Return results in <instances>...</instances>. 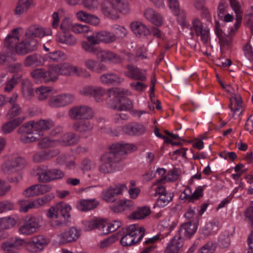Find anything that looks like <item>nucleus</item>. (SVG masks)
Returning <instances> with one entry per match:
<instances>
[{
  "mask_svg": "<svg viewBox=\"0 0 253 253\" xmlns=\"http://www.w3.org/2000/svg\"><path fill=\"white\" fill-rule=\"evenodd\" d=\"M135 150L136 147L132 144H113L110 147V152L104 154L101 157L103 163L100 166V171L103 173L111 172L116 164L121 161V155Z\"/></svg>",
  "mask_w": 253,
  "mask_h": 253,
  "instance_id": "nucleus-1",
  "label": "nucleus"
},
{
  "mask_svg": "<svg viewBox=\"0 0 253 253\" xmlns=\"http://www.w3.org/2000/svg\"><path fill=\"white\" fill-rule=\"evenodd\" d=\"M108 97L110 98L108 102V105L111 108L122 111H127L132 109L133 103L128 98H121L125 94L124 90L120 88H112L107 90Z\"/></svg>",
  "mask_w": 253,
  "mask_h": 253,
  "instance_id": "nucleus-2",
  "label": "nucleus"
},
{
  "mask_svg": "<svg viewBox=\"0 0 253 253\" xmlns=\"http://www.w3.org/2000/svg\"><path fill=\"white\" fill-rule=\"evenodd\" d=\"M145 235V228L142 226L132 224L126 229V234L121 239L123 246H129L139 243Z\"/></svg>",
  "mask_w": 253,
  "mask_h": 253,
  "instance_id": "nucleus-3",
  "label": "nucleus"
},
{
  "mask_svg": "<svg viewBox=\"0 0 253 253\" xmlns=\"http://www.w3.org/2000/svg\"><path fill=\"white\" fill-rule=\"evenodd\" d=\"M37 175L39 176V181L48 182L56 179H61L63 177L64 173L59 169H49L46 166H42L38 169Z\"/></svg>",
  "mask_w": 253,
  "mask_h": 253,
  "instance_id": "nucleus-4",
  "label": "nucleus"
},
{
  "mask_svg": "<svg viewBox=\"0 0 253 253\" xmlns=\"http://www.w3.org/2000/svg\"><path fill=\"white\" fill-rule=\"evenodd\" d=\"M69 116L73 120H89L93 116V112L91 108L85 105L76 106L69 111Z\"/></svg>",
  "mask_w": 253,
  "mask_h": 253,
  "instance_id": "nucleus-5",
  "label": "nucleus"
},
{
  "mask_svg": "<svg viewBox=\"0 0 253 253\" xmlns=\"http://www.w3.org/2000/svg\"><path fill=\"white\" fill-rule=\"evenodd\" d=\"M50 242L49 239L42 235L32 237L26 245V249L30 252L37 253L41 251Z\"/></svg>",
  "mask_w": 253,
  "mask_h": 253,
  "instance_id": "nucleus-6",
  "label": "nucleus"
},
{
  "mask_svg": "<svg viewBox=\"0 0 253 253\" xmlns=\"http://www.w3.org/2000/svg\"><path fill=\"white\" fill-rule=\"evenodd\" d=\"M51 67L52 71L55 72L54 81L58 78L59 74L67 76L79 75L77 67L72 65L69 63H63L55 65H51Z\"/></svg>",
  "mask_w": 253,
  "mask_h": 253,
  "instance_id": "nucleus-7",
  "label": "nucleus"
},
{
  "mask_svg": "<svg viewBox=\"0 0 253 253\" xmlns=\"http://www.w3.org/2000/svg\"><path fill=\"white\" fill-rule=\"evenodd\" d=\"M26 162L24 158L18 155H13L5 163L3 169L8 172H16L23 169Z\"/></svg>",
  "mask_w": 253,
  "mask_h": 253,
  "instance_id": "nucleus-8",
  "label": "nucleus"
},
{
  "mask_svg": "<svg viewBox=\"0 0 253 253\" xmlns=\"http://www.w3.org/2000/svg\"><path fill=\"white\" fill-rule=\"evenodd\" d=\"M74 99V96L70 94L51 95L48 99V105L52 108L62 107L72 103Z\"/></svg>",
  "mask_w": 253,
  "mask_h": 253,
  "instance_id": "nucleus-9",
  "label": "nucleus"
},
{
  "mask_svg": "<svg viewBox=\"0 0 253 253\" xmlns=\"http://www.w3.org/2000/svg\"><path fill=\"white\" fill-rule=\"evenodd\" d=\"M31 76L37 82H53L54 81L55 72L52 71L51 66H49L48 70L40 68L37 69L31 73Z\"/></svg>",
  "mask_w": 253,
  "mask_h": 253,
  "instance_id": "nucleus-10",
  "label": "nucleus"
},
{
  "mask_svg": "<svg viewBox=\"0 0 253 253\" xmlns=\"http://www.w3.org/2000/svg\"><path fill=\"white\" fill-rule=\"evenodd\" d=\"M28 128H31V126L27 125V123L23 125L18 129V133L20 135V140L24 143L34 142L40 139L41 134L40 132L30 131Z\"/></svg>",
  "mask_w": 253,
  "mask_h": 253,
  "instance_id": "nucleus-11",
  "label": "nucleus"
},
{
  "mask_svg": "<svg viewBox=\"0 0 253 253\" xmlns=\"http://www.w3.org/2000/svg\"><path fill=\"white\" fill-rule=\"evenodd\" d=\"M192 28L194 30L196 36L199 37L204 44H207L210 39V29L203 24L198 18L192 21Z\"/></svg>",
  "mask_w": 253,
  "mask_h": 253,
  "instance_id": "nucleus-12",
  "label": "nucleus"
},
{
  "mask_svg": "<svg viewBox=\"0 0 253 253\" xmlns=\"http://www.w3.org/2000/svg\"><path fill=\"white\" fill-rule=\"evenodd\" d=\"M92 40L93 43H99L102 42L105 43H110L116 41V36L114 34L108 31H100L94 32L92 34Z\"/></svg>",
  "mask_w": 253,
  "mask_h": 253,
  "instance_id": "nucleus-13",
  "label": "nucleus"
},
{
  "mask_svg": "<svg viewBox=\"0 0 253 253\" xmlns=\"http://www.w3.org/2000/svg\"><path fill=\"white\" fill-rule=\"evenodd\" d=\"M81 235V231L75 227H72L58 235L61 244H67L76 241Z\"/></svg>",
  "mask_w": 253,
  "mask_h": 253,
  "instance_id": "nucleus-14",
  "label": "nucleus"
},
{
  "mask_svg": "<svg viewBox=\"0 0 253 253\" xmlns=\"http://www.w3.org/2000/svg\"><path fill=\"white\" fill-rule=\"evenodd\" d=\"M180 174V170L179 169L174 168L172 169L169 170L168 172L167 176H164L157 180L156 183L153 184V186H156L155 190H165L166 188L163 186L166 182H171L176 180Z\"/></svg>",
  "mask_w": 253,
  "mask_h": 253,
  "instance_id": "nucleus-15",
  "label": "nucleus"
},
{
  "mask_svg": "<svg viewBox=\"0 0 253 253\" xmlns=\"http://www.w3.org/2000/svg\"><path fill=\"white\" fill-rule=\"evenodd\" d=\"M95 55L97 59L102 62L109 61L114 63H120L123 61L121 56L109 50H102L99 47Z\"/></svg>",
  "mask_w": 253,
  "mask_h": 253,
  "instance_id": "nucleus-16",
  "label": "nucleus"
},
{
  "mask_svg": "<svg viewBox=\"0 0 253 253\" xmlns=\"http://www.w3.org/2000/svg\"><path fill=\"white\" fill-rule=\"evenodd\" d=\"M197 229V224L196 223H192L191 221L187 222L181 225L178 231V234L176 236L183 240L193 236Z\"/></svg>",
  "mask_w": 253,
  "mask_h": 253,
  "instance_id": "nucleus-17",
  "label": "nucleus"
},
{
  "mask_svg": "<svg viewBox=\"0 0 253 253\" xmlns=\"http://www.w3.org/2000/svg\"><path fill=\"white\" fill-rule=\"evenodd\" d=\"M27 125L31 126V127L34 129L35 131L40 132L42 135V131L47 130L54 126V122L50 120H40L38 121H30L27 123Z\"/></svg>",
  "mask_w": 253,
  "mask_h": 253,
  "instance_id": "nucleus-18",
  "label": "nucleus"
},
{
  "mask_svg": "<svg viewBox=\"0 0 253 253\" xmlns=\"http://www.w3.org/2000/svg\"><path fill=\"white\" fill-rule=\"evenodd\" d=\"M126 69L127 70L124 72V74L126 77L141 82L146 80L147 77L145 70H143L130 65H127Z\"/></svg>",
  "mask_w": 253,
  "mask_h": 253,
  "instance_id": "nucleus-19",
  "label": "nucleus"
},
{
  "mask_svg": "<svg viewBox=\"0 0 253 253\" xmlns=\"http://www.w3.org/2000/svg\"><path fill=\"white\" fill-rule=\"evenodd\" d=\"M101 12L107 18L116 19L119 18L112 0H104L100 5Z\"/></svg>",
  "mask_w": 253,
  "mask_h": 253,
  "instance_id": "nucleus-20",
  "label": "nucleus"
},
{
  "mask_svg": "<svg viewBox=\"0 0 253 253\" xmlns=\"http://www.w3.org/2000/svg\"><path fill=\"white\" fill-rule=\"evenodd\" d=\"M27 243L24 240L15 237L11 238L8 241L3 243L1 247L5 251H6L5 253H17V252L13 249H17L24 245L26 246Z\"/></svg>",
  "mask_w": 253,
  "mask_h": 253,
  "instance_id": "nucleus-21",
  "label": "nucleus"
},
{
  "mask_svg": "<svg viewBox=\"0 0 253 253\" xmlns=\"http://www.w3.org/2000/svg\"><path fill=\"white\" fill-rule=\"evenodd\" d=\"M183 241L176 235L168 243L165 253H180L182 251Z\"/></svg>",
  "mask_w": 253,
  "mask_h": 253,
  "instance_id": "nucleus-22",
  "label": "nucleus"
},
{
  "mask_svg": "<svg viewBox=\"0 0 253 253\" xmlns=\"http://www.w3.org/2000/svg\"><path fill=\"white\" fill-rule=\"evenodd\" d=\"M100 81L102 84H105L116 85L122 83L123 79L118 75L114 73L109 72L101 75Z\"/></svg>",
  "mask_w": 253,
  "mask_h": 253,
  "instance_id": "nucleus-23",
  "label": "nucleus"
},
{
  "mask_svg": "<svg viewBox=\"0 0 253 253\" xmlns=\"http://www.w3.org/2000/svg\"><path fill=\"white\" fill-rule=\"evenodd\" d=\"M155 196H159L156 205L160 208L167 206L172 199L173 194L169 191H159L155 194Z\"/></svg>",
  "mask_w": 253,
  "mask_h": 253,
  "instance_id": "nucleus-24",
  "label": "nucleus"
},
{
  "mask_svg": "<svg viewBox=\"0 0 253 253\" xmlns=\"http://www.w3.org/2000/svg\"><path fill=\"white\" fill-rule=\"evenodd\" d=\"M145 126L140 124L132 123L125 126L123 128V132L128 135H140L145 132Z\"/></svg>",
  "mask_w": 253,
  "mask_h": 253,
  "instance_id": "nucleus-25",
  "label": "nucleus"
},
{
  "mask_svg": "<svg viewBox=\"0 0 253 253\" xmlns=\"http://www.w3.org/2000/svg\"><path fill=\"white\" fill-rule=\"evenodd\" d=\"M24 118L18 117L4 123L1 126V131L4 134L11 133L23 122Z\"/></svg>",
  "mask_w": 253,
  "mask_h": 253,
  "instance_id": "nucleus-26",
  "label": "nucleus"
},
{
  "mask_svg": "<svg viewBox=\"0 0 253 253\" xmlns=\"http://www.w3.org/2000/svg\"><path fill=\"white\" fill-rule=\"evenodd\" d=\"M19 33L18 28L14 29L5 39L4 44L8 48L16 49L19 41Z\"/></svg>",
  "mask_w": 253,
  "mask_h": 253,
  "instance_id": "nucleus-27",
  "label": "nucleus"
},
{
  "mask_svg": "<svg viewBox=\"0 0 253 253\" xmlns=\"http://www.w3.org/2000/svg\"><path fill=\"white\" fill-rule=\"evenodd\" d=\"M144 16L148 20L157 26H160L163 23V18L161 16L151 8H148L145 10Z\"/></svg>",
  "mask_w": 253,
  "mask_h": 253,
  "instance_id": "nucleus-28",
  "label": "nucleus"
},
{
  "mask_svg": "<svg viewBox=\"0 0 253 253\" xmlns=\"http://www.w3.org/2000/svg\"><path fill=\"white\" fill-rule=\"evenodd\" d=\"M130 27L137 37H141L150 35L149 29L145 25L140 22H132Z\"/></svg>",
  "mask_w": 253,
  "mask_h": 253,
  "instance_id": "nucleus-29",
  "label": "nucleus"
},
{
  "mask_svg": "<svg viewBox=\"0 0 253 253\" xmlns=\"http://www.w3.org/2000/svg\"><path fill=\"white\" fill-rule=\"evenodd\" d=\"M85 66L89 70L97 73H101L107 70L105 65L101 63H98L97 61L88 59L84 62Z\"/></svg>",
  "mask_w": 253,
  "mask_h": 253,
  "instance_id": "nucleus-30",
  "label": "nucleus"
},
{
  "mask_svg": "<svg viewBox=\"0 0 253 253\" xmlns=\"http://www.w3.org/2000/svg\"><path fill=\"white\" fill-rule=\"evenodd\" d=\"M99 203L94 200H81L78 202L77 208L80 211H86L95 209Z\"/></svg>",
  "mask_w": 253,
  "mask_h": 253,
  "instance_id": "nucleus-31",
  "label": "nucleus"
},
{
  "mask_svg": "<svg viewBox=\"0 0 253 253\" xmlns=\"http://www.w3.org/2000/svg\"><path fill=\"white\" fill-rule=\"evenodd\" d=\"M147 49L142 45L136 49L135 55L130 52H127L126 55L127 56L129 60L131 61L137 62L139 59H145L147 58Z\"/></svg>",
  "mask_w": 253,
  "mask_h": 253,
  "instance_id": "nucleus-32",
  "label": "nucleus"
},
{
  "mask_svg": "<svg viewBox=\"0 0 253 253\" xmlns=\"http://www.w3.org/2000/svg\"><path fill=\"white\" fill-rule=\"evenodd\" d=\"M93 127V124L89 120L83 119L77 122L73 126V129L80 132H85L90 131Z\"/></svg>",
  "mask_w": 253,
  "mask_h": 253,
  "instance_id": "nucleus-33",
  "label": "nucleus"
},
{
  "mask_svg": "<svg viewBox=\"0 0 253 253\" xmlns=\"http://www.w3.org/2000/svg\"><path fill=\"white\" fill-rule=\"evenodd\" d=\"M151 211L149 207H138L135 211H133L128 216L130 219H141L145 218L150 213Z\"/></svg>",
  "mask_w": 253,
  "mask_h": 253,
  "instance_id": "nucleus-34",
  "label": "nucleus"
},
{
  "mask_svg": "<svg viewBox=\"0 0 253 253\" xmlns=\"http://www.w3.org/2000/svg\"><path fill=\"white\" fill-rule=\"evenodd\" d=\"M57 41L69 46L75 45L77 42V39L70 32L62 33L57 37Z\"/></svg>",
  "mask_w": 253,
  "mask_h": 253,
  "instance_id": "nucleus-35",
  "label": "nucleus"
},
{
  "mask_svg": "<svg viewBox=\"0 0 253 253\" xmlns=\"http://www.w3.org/2000/svg\"><path fill=\"white\" fill-rule=\"evenodd\" d=\"M24 63L26 67L33 65L41 66L43 64L42 58L40 55L36 53L29 55L26 57Z\"/></svg>",
  "mask_w": 253,
  "mask_h": 253,
  "instance_id": "nucleus-36",
  "label": "nucleus"
},
{
  "mask_svg": "<svg viewBox=\"0 0 253 253\" xmlns=\"http://www.w3.org/2000/svg\"><path fill=\"white\" fill-rule=\"evenodd\" d=\"M116 11L124 14H128L130 12V8L126 0H112Z\"/></svg>",
  "mask_w": 253,
  "mask_h": 253,
  "instance_id": "nucleus-37",
  "label": "nucleus"
},
{
  "mask_svg": "<svg viewBox=\"0 0 253 253\" xmlns=\"http://www.w3.org/2000/svg\"><path fill=\"white\" fill-rule=\"evenodd\" d=\"M219 225V222L217 220L207 223L202 229V234L205 236H209L215 233L218 229Z\"/></svg>",
  "mask_w": 253,
  "mask_h": 253,
  "instance_id": "nucleus-38",
  "label": "nucleus"
},
{
  "mask_svg": "<svg viewBox=\"0 0 253 253\" xmlns=\"http://www.w3.org/2000/svg\"><path fill=\"white\" fill-rule=\"evenodd\" d=\"M92 36L89 35L86 37L87 41H83L82 42V48L86 52L95 54L99 47L94 46L95 45L98 44L97 43H94L91 41Z\"/></svg>",
  "mask_w": 253,
  "mask_h": 253,
  "instance_id": "nucleus-39",
  "label": "nucleus"
},
{
  "mask_svg": "<svg viewBox=\"0 0 253 253\" xmlns=\"http://www.w3.org/2000/svg\"><path fill=\"white\" fill-rule=\"evenodd\" d=\"M53 156V152L51 150H49L41 151L35 154L33 157V160L35 162L39 163L49 159Z\"/></svg>",
  "mask_w": 253,
  "mask_h": 253,
  "instance_id": "nucleus-40",
  "label": "nucleus"
},
{
  "mask_svg": "<svg viewBox=\"0 0 253 253\" xmlns=\"http://www.w3.org/2000/svg\"><path fill=\"white\" fill-rule=\"evenodd\" d=\"M186 191H183L180 195V198L188 202H193L194 200L203 196V191H195L192 194H191V191H188L189 193H186Z\"/></svg>",
  "mask_w": 253,
  "mask_h": 253,
  "instance_id": "nucleus-41",
  "label": "nucleus"
},
{
  "mask_svg": "<svg viewBox=\"0 0 253 253\" xmlns=\"http://www.w3.org/2000/svg\"><path fill=\"white\" fill-rule=\"evenodd\" d=\"M33 2V0H19L15 9L16 14L20 15L26 12Z\"/></svg>",
  "mask_w": 253,
  "mask_h": 253,
  "instance_id": "nucleus-42",
  "label": "nucleus"
},
{
  "mask_svg": "<svg viewBox=\"0 0 253 253\" xmlns=\"http://www.w3.org/2000/svg\"><path fill=\"white\" fill-rule=\"evenodd\" d=\"M41 27L34 25L30 26L25 33V37L28 38L36 39L37 37L42 38Z\"/></svg>",
  "mask_w": 253,
  "mask_h": 253,
  "instance_id": "nucleus-43",
  "label": "nucleus"
},
{
  "mask_svg": "<svg viewBox=\"0 0 253 253\" xmlns=\"http://www.w3.org/2000/svg\"><path fill=\"white\" fill-rule=\"evenodd\" d=\"M79 139V136L73 132L66 133L63 135L62 138V141L65 145H71L76 144Z\"/></svg>",
  "mask_w": 253,
  "mask_h": 253,
  "instance_id": "nucleus-44",
  "label": "nucleus"
},
{
  "mask_svg": "<svg viewBox=\"0 0 253 253\" xmlns=\"http://www.w3.org/2000/svg\"><path fill=\"white\" fill-rule=\"evenodd\" d=\"M22 91L23 94L26 98H29L33 95L34 93V89L31 82L25 79L22 82Z\"/></svg>",
  "mask_w": 253,
  "mask_h": 253,
  "instance_id": "nucleus-45",
  "label": "nucleus"
},
{
  "mask_svg": "<svg viewBox=\"0 0 253 253\" xmlns=\"http://www.w3.org/2000/svg\"><path fill=\"white\" fill-rule=\"evenodd\" d=\"M16 223V220L12 217H5L0 218V230L7 229L14 226Z\"/></svg>",
  "mask_w": 253,
  "mask_h": 253,
  "instance_id": "nucleus-46",
  "label": "nucleus"
},
{
  "mask_svg": "<svg viewBox=\"0 0 253 253\" xmlns=\"http://www.w3.org/2000/svg\"><path fill=\"white\" fill-rule=\"evenodd\" d=\"M121 194V191H103L102 194V199L107 202H114L119 195Z\"/></svg>",
  "mask_w": 253,
  "mask_h": 253,
  "instance_id": "nucleus-47",
  "label": "nucleus"
},
{
  "mask_svg": "<svg viewBox=\"0 0 253 253\" xmlns=\"http://www.w3.org/2000/svg\"><path fill=\"white\" fill-rule=\"evenodd\" d=\"M21 76V75L18 74L14 75L13 77L7 83L4 89V90L7 92H10L19 82Z\"/></svg>",
  "mask_w": 253,
  "mask_h": 253,
  "instance_id": "nucleus-48",
  "label": "nucleus"
},
{
  "mask_svg": "<svg viewBox=\"0 0 253 253\" xmlns=\"http://www.w3.org/2000/svg\"><path fill=\"white\" fill-rule=\"evenodd\" d=\"M40 221L39 217L33 215L27 216L25 220V222L36 230L40 227Z\"/></svg>",
  "mask_w": 253,
  "mask_h": 253,
  "instance_id": "nucleus-49",
  "label": "nucleus"
},
{
  "mask_svg": "<svg viewBox=\"0 0 253 253\" xmlns=\"http://www.w3.org/2000/svg\"><path fill=\"white\" fill-rule=\"evenodd\" d=\"M29 52L34 51L37 49L38 41L36 39L26 38L23 40Z\"/></svg>",
  "mask_w": 253,
  "mask_h": 253,
  "instance_id": "nucleus-50",
  "label": "nucleus"
},
{
  "mask_svg": "<svg viewBox=\"0 0 253 253\" xmlns=\"http://www.w3.org/2000/svg\"><path fill=\"white\" fill-rule=\"evenodd\" d=\"M219 246L223 248L228 247L230 244V239L228 233H222L219 237L218 241Z\"/></svg>",
  "mask_w": 253,
  "mask_h": 253,
  "instance_id": "nucleus-51",
  "label": "nucleus"
},
{
  "mask_svg": "<svg viewBox=\"0 0 253 253\" xmlns=\"http://www.w3.org/2000/svg\"><path fill=\"white\" fill-rule=\"evenodd\" d=\"M54 197L53 193L46 194L42 198L37 199L35 201L38 208L43 206L51 201Z\"/></svg>",
  "mask_w": 253,
  "mask_h": 253,
  "instance_id": "nucleus-52",
  "label": "nucleus"
},
{
  "mask_svg": "<svg viewBox=\"0 0 253 253\" xmlns=\"http://www.w3.org/2000/svg\"><path fill=\"white\" fill-rule=\"evenodd\" d=\"M232 99L235 101V105L234 108H232V103L229 104V107L231 110L234 113L239 111V110L242 107L243 101L241 96L240 95L235 94L234 96L232 97Z\"/></svg>",
  "mask_w": 253,
  "mask_h": 253,
  "instance_id": "nucleus-53",
  "label": "nucleus"
},
{
  "mask_svg": "<svg viewBox=\"0 0 253 253\" xmlns=\"http://www.w3.org/2000/svg\"><path fill=\"white\" fill-rule=\"evenodd\" d=\"M21 111V108L20 106L17 104H14L8 111L7 114V117L10 119L14 118L20 115Z\"/></svg>",
  "mask_w": 253,
  "mask_h": 253,
  "instance_id": "nucleus-54",
  "label": "nucleus"
},
{
  "mask_svg": "<svg viewBox=\"0 0 253 253\" xmlns=\"http://www.w3.org/2000/svg\"><path fill=\"white\" fill-rule=\"evenodd\" d=\"M73 24L69 18H65L61 21L60 28L62 30V33L69 32V31L73 29Z\"/></svg>",
  "mask_w": 253,
  "mask_h": 253,
  "instance_id": "nucleus-55",
  "label": "nucleus"
},
{
  "mask_svg": "<svg viewBox=\"0 0 253 253\" xmlns=\"http://www.w3.org/2000/svg\"><path fill=\"white\" fill-rule=\"evenodd\" d=\"M33 208H38L35 201L26 204L24 201L20 202L19 211L21 212H26L29 209Z\"/></svg>",
  "mask_w": 253,
  "mask_h": 253,
  "instance_id": "nucleus-56",
  "label": "nucleus"
},
{
  "mask_svg": "<svg viewBox=\"0 0 253 253\" xmlns=\"http://www.w3.org/2000/svg\"><path fill=\"white\" fill-rule=\"evenodd\" d=\"M170 9L173 11L174 14L178 16V20L180 18V8L178 0H167Z\"/></svg>",
  "mask_w": 253,
  "mask_h": 253,
  "instance_id": "nucleus-57",
  "label": "nucleus"
},
{
  "mask_svg": "<svg viewBox=\"0 0 253 253\" xmlns=\"http://www.w3.org/2000/svg\"><path fill=\"white\" fill-rule=\"evenodd\" d=\"M50 91V89H48V87L42 86L38 88L36 90V92L38 95L39 99L43 100L49 95Z\"/></svg>",
  "mask_w": 253,
  "mask_h": 253,
  "instance_id": "nucleus-58",
  "label": "nucleus"
},
{
  "mask_svg": "<svg viewBox=\"0 0 253 253\" xmlns=\"http://www.w3.org/2000/svg\"><path fill=\"white\" fill-rule=\"evenodd\" d=\"M48 58L50 61L58 62L65 58V54L61 51H56L52 53H50Z\"/></svg>",
  "mask_w": 253,
  "mask_h": 253,
  "instance_id": "nucleus-59",
  "label": "nucleus"
},
{
  "mask_svg": "<svg viewBox=\"0 0 253 253\" xmlns=\"http://www.w3.org/2000/svg\"><path fill=\"white\" fill-rule=\"evenodd\" d=\"M69 221V220L68 219L60 217L53 220L52 222V225L53 227L56 228L64 227L68 225Z\"/></svg>",
  "mask_w": 253,
  "mask_h": 253,
  "instance_id": "nucleus-60",
  "label": "nucleus"
},
{
  "mask_svg": "<svg viewBox=\"0 0 253 253\" xmlns=\"http://www.w3.org/2000/svg\"><path fill=\"white\" fill-rule=\"evenodd\" d=\"M36 231V230L30 226V225L26 222H25V223L21 226L19 229V232L25 235H31L35 232Z\"/></svg>",
  "mask_w": 253,
  "mask_h": 253,
  "instance_id": "nucleus-61",
  "label": "nucleus"
},
{
  "mask_svg": "<svg viewBox=\"0 0 253 253\" xmlns=\"http://www.w3.org/2000/svg\"><path fill=\"white\" fill-rule=\"evenodd\" d=\"M92 92V97H93L97 102H100L102 100V97L104 95L105 90L101 87H95Z\"/></svg>",
  "mask_w": 253,
  "mask_h": 253,
  "instance_id": "nucleus-62",
  "label": "nucleus"
},
{
  "mask_svg": "<svg viewBox=\"0 0 253 253\" xmlns=\"http://www.w3.org/2000/svg\"><path fill=\"white\" fill-rule=\"evenodd\" d=\"M73 31L77 34L87 33L89 31V27L86 25L76 24L73 25Z\"/></svg>",
  "mask_w": 253,
  "mask_h": 253,
  "instance_id": "nucleus-63",
  "label": "nucleus"
},
{
  "mask_svg": "<svg viewBox=\"0 0 253 253\" xmlns=\"http://www.w3.org/2000/svg\"><path fill=\"white\" fill-rule=\"evenodd\" d=\"M246 218L248 219V221L253 227V201L251 206L245 211Z\"/></svg>",
  "mask_w": 253,
  "mask_h": 253,
  "instance_id": "nucleus-64",
  "label": "nucleus"
}]
</instances>
